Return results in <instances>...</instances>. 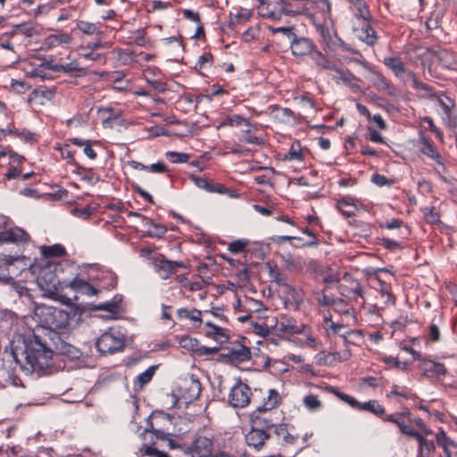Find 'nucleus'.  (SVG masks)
Instances as JSON below:
<instances>
[{"mask_svg": "<svg viewBox=\"0 0 457 457\" xmlns=\"http://www.w3.org/2000/svg\"><path fill=\"white\" fill-rule=\"evenodd\" d=\"M45 321L47 327H41L31 335L22 337L19 344L12 348V357L25 374H44L46 369L52 366L53 354L79 357V350L69 341L70 322L68 312L48 307L46 309Z\"/></svg>", "mask_w": 457, "mask_h": 457, "instance_id": "1", "label": "nucleus"}, {"mask_svg": "<svg viewBox=\"0 0 457 457\" xmlns=\"http://www.w3.org/2000/svg\"><path fill=\"white\" fill-rule=\"evenodd\" d=\"M251 388L242 382L236 384L228 395V403L234 408H244L250 403Z\"/></svg>", "mask_w": 457, "mask_h": 457, "instance_id": "2", "label": "nucleus"}, {"mask_svg": "<svg viewBox=\"0 0 457 457\" xmlns=\"http://www.w3.org/2000/svg\"><path fill=\"white\" fill-rule=\"evenodd\" d=\"M123 339L111 332L104 333L96 343L97 350L103 354L118 352L123 348Z\"/></svg>", "mask_w": 457, "mask_h": 457, "instance_id": "3", "label": "nucleus"}, {"mask_svg": "<svg viewBox=\"0 0 457 457\" xmlns=\"http://www.w3.org/2000/svg\"><path fill=\"white\" fill-rule=\"evenodd\" d=\"M189 453L184 452V457H210L212 450V442L204 436L197 438L192 447L188 448Z\"/></svg>", "mask_w": 457, "mask_h": 457, "instance_id": "4", "label": "nucleus"}, {"mask_svg": "<svg viewBox=\"0 0 457 457\" xmlns=\"http://www.w3.org/2000/svg\"><path fill=\"white\" fill-rule=\"evenodd\" d=\"M184 267L182 262L169 261L164 258L156 259L154 262V268L162 279H167L171 274L177 271L178 268Z\"/></svg>", "mask_w": 457, "mask_h": 457, "instance_id": "5", "label": "nucleus"}, {"mask_svg": "<svg viewBox=\"0 0 457 457\" xmlns=\"http://www.w3.org/2000/svg\"><path fill=\"white\" fill-rule=\"evenodd\" d=\"M291 53L295 56H303L310 54L316 50L313 43L307 37H299L296 35L293 37L290 43Z\"/></svg>", "mask_w": 457, "mask_h": 457, "instance_id": "6", "label": "nucleus"}, {"mask_svg": "<svg viewBox=\"0 0 457 457\" xmlns=\"http://www.w3.org/2000/svg\"><path fill=\"white\" fill-rule=\"evenodd\" d=\"M251 427L259 428L262 431L269 432L271 428L275 429L273 420L267 415L266 411H260L258 408L253 411L251 416Z\"/></svg>", "mask_w": 457, "mask_h": 457, "instance_id": "7", "label": "nucleus"}, {"mask_svg": "<svg viewBox=\"0 0 457 457\" xmlns=\"http://www.w3.org/2000/svg\"><path fill=\"white\" fill-rule=\"evenodd\" d=\"M354 36L368 46H373L377 40L375 30L368 21L361 20L359 27H353Z\"/></svg>", "mask_w": 457, "mask_h": 457, "instance_id": "8", "label": "nucleus"}, {"mask_svg": "<svg viewBox=\"0 0 457 457\" xmlns=\"http://www.w3.org/2000/svg\"><path fill=\"white\" fill-rule=\"evenodd\" d=\"M270 437V433L262 431L259 428L251 427V429L245 434V443L248 446L253 447L256 450L261 449L266 440Z\"/></svg>", "mask_w": 457, "mask_h": 457, "instance_id": "9", "label": "nucleus"}, {"mask_svg": "<svg viewBox=\"0 0 457 457\" xmlns=\"http://www.w3.org/2000/svg\"><path fill=\"white\" fill-rule=\"evenodd\" d=\"M224 357L233 364H239L251 359V351L247 346L237 345L228 348Z\"/></svg>", "mask_w": 457, "mask_h": 457, "instance_id": "10", "label": "nucleus"}, {"mask_svg": "<svg viewBox=\"0 0 457 457\" xmlns=\"http://www.w3.org/2000/svg\"><path fill=\"white\" fill-rule=\"evenodd\" d=\"M57 269V264L55 262H52L47 261L46 265L41 269L37 281L41 287L44 285L48 287L53 285L54 287L55 280V271Z\"/></svg>", "mask_w": 457, "mask_h": 457, "instance_id": "11", "label": "nucleus"}, {"mask_svg": "<svg viewBox=\"0 0 457 457\" xmlns=\"http://www.w3.org/2000/svg\"><path fill=\"white\" fill-rule=\"evenodd\" d=\"M275 4H276V8L278 9V11L279 12V13L281 15L285 14V15L294 16V15H297V14L305 13L306 12L309 11V7H306V4L294 5V4H289L284 0H278L275 3Z\"/></svg>", "mask_w": 457, "mask_h": 457, "instance_id": "12", "label": "nucleus"}, {"mask_svg": "<svg viewBox=\"0 0 457 457\" xmlns=\"http://www.w3.org/2000/svg\"><path fill=\"white\" fill-rule=\"evenodd\" d=\"M72 41V37L65 32L51 34L46 37L44 41V48L50 49L62 45H69Z\"/></svg>", "mask_w": 457, "mask_h": 457, "instance_id": "13", "label": "nucleus"}, {"mask_svg": "<svg viewBox=\"0 0 457 457\" xmlns=\"http://www.w3.org/2000/svg\"><path fill=\"white\" fill-rule=\"evenodd\" d=\"M68 286L72 290H74L78 293H80L82 295H87V296L96 295L99 292L96 288H95L88 282H87L83 279H79L77 278H75L74 279L70 281Z\"/></svg>", "mask_w": 457, "mask_h": 457, "instance_id": "14", "label": "nucleus"}, {"mask_svg": "<svg viewBox=\"0 0 457 457\" xmlns=\"http://www.w3.org/2000/svg\"><path fill=\"white\" fill-rule=\"evenodd\" d=\"M76 28L83 34L93 36L96 35L99 38L103 37L104 32L101 29L99 23H94L87 21H78Z\"/></svg>", "mask_w": 457, "mask_h": 457, "instance_id": "15", "label": "nucleus"}, {"mask_svg": "<svg viewBox=\"0 0 457 457\" xmlns=\"http://www.w3.org/2000/svg\"><path fill=\"white\" fill-rule=\"evenodd\" d=\"M281 401L280 395L275 389H270L267 397L263 399L261 406L257 407L260 411H270L276 408Z\"/></svg>", "mask_w": 457, "mask_h": 457, "instance_id": "16", "label": "nucleus"}, {"mask_svg": "<svg viewBox=\"0 0 457 457\" xmlns=\"http://www.w3.org/2000/svg\"><path fill=\"white\" fill-rule=\"evenodd\" d=\"M311 58L317 66H319L324 70H328V71L337 70V65L334 62H332L330 60H328L320 51H319L317 49L312 53Z\"/></svg>", "mask_w": 457, "mask_h": 457, "instance_id": "17", "label": "nucleus"}, {"mask_svg": "<svg viewBox=\"0 0 457 457\" xmlns=\"http://www.w3.org/2000/svg\"><path fill=\"white\" fill-rule=\"evenodd\" d=\"M384 64L388 67L397 77H402L406 73L403 62L396 57H386L384 59Z\"/></svg>", "mask_w": 457, "mask_h": 457, "instance_id": "18", "label": "nucleus"}, {"mask_svg": "<svg viewBox=\"0 0 457 457\" xmlns=\"http://www.w3.org/2000/svg\"><path fill=\"white\" fill-rule=\"evenodd\" d=\"M446 368L443 363L428 361L425 363L424 372L427 376L439 377L446 374Z\"/></svg>", "mask_w": 457, "mask_h": 457, "instance_id": "19", "label": "nucleus"}, {"mask_svg": "<svg viewBox=\"0 0 457 457\" xmlns=\"http://www.w3.org/2000/svg\"><path fill=\"white\" fill-rule=\"evenodd\" d=\"M306 7H309V10L312 7H316L320 12L324 14V20H330V4L328 0H307Z\"/></svg>", "mask_w": 457, "mask_h": 457, "instance_id": "20", "label": "nucleus"}, {"mask_svg": "<svg viewBox=\"0 0 457 457\" xmlns=\"http://www.w3.org/2000/svg\"><path fill=\"white\" fill-rule=\"evenodd\" d=\"M348 2L351 3L352 5L355 8V16L357 19H361L364 21L370 20V13L368 10L366 3L363 0H350Z\"/></svg>", "mask_w": 457, "mask_h": 457, "instance_id": "21", "label": "nucleus"}, {"mask_svg": "<svg viewBox=\"0 0 457 457\" xmlns=\"http://www.w3.org/2000/svg\"><path fill=\"white\" fill-rule=\"evenodd\" d=\"M245 125L247 127H250L251 124L249 122V120L240 115H237V114H234V115H229V116H227L220 124L219 127H226V126H230V127H237V126H240V125Z\"/></svg>", "mask_w": 457, "mask_h": 457, "instance_id": "22", "label": "nucleus"}, {"mask_svg": "<svg viewBox=\"0 0 457 457\" xmlns=\"http://www.w3.org/2000/svg\"><path fill=\"white\" fill-rule=\"evenodd\" d=\"M361 411H368L377 416H383L385 408L377 400H370L361 404Z\"/></svg>", "mask_w": 457, "mask_h": 457, "instance_id": "23", "label": "nucleus"}, {"mask_svg": "<svg viewBox=\"0 0 457 457\" xmlns=\"http://www.w3.org/2000/svg\"><path fill=\"white\" fill-rule=\"evenodd\" d=\"M92 310L104 311L110 314V317H113L120 312V305L116 301H107L98 305H95Z\"/></svg>", "mask_w": 457, "mask_h": 457, "instance_id": "24", "label": "nucleus"}, {"mask_svg": "<svg viewBox=\"0 0 457 457\" xmlns=\"http://www.w3.org/2000/svg\"><path fill=\"white\" fill-rule=\"evenodd\" d=\"M41 253L46 258L60 257L65 254V249L60 245H54L52 246H42Z\"/></svg>", "mask_w": 457, "mask_h": 457, "instance_id": "25", "label": "nucleus"}, {"mask_svg": "<svg viewBox=\"0 0 457 457\" xmlns=\"http://www.w3.org/2000/svg\"><path fill=\"white\" fill-rule=\"evenodd\" d=\"M420 151L428 156L429 158H431L432 160H436L439 158V155L436 152V150L435 149L434 145L432 143H430L428 139H426L425 137H423L420 141Z\"/></svg>", "mask_w": 457, "mask_h": 457, "instance_id": "26", "label": "nucleus"}, {"mask_svg": "<svg viewBox=\"0 0 457 457\" xmlns=\"http://www.w3.org/2000/svg\"><path fill=\"white\" fill-rule=\"evenodd\" d=\"M419 441V451L421 457H428L434 450V443L424 438L421 435L417 437Z\"/></svg>", "mask_w": 457, "mask_h": 457, "instance_id": "27", "label": "nucleus"}, {"mask_svg": "<svg viewBox=\"0 0 457 457\" xmlns=\"http://www.w3.org/2000/svg\"><path fill=\"white\" fill-rule=\"evenodd\" d=\"M317 29L328 47H331L332 45H336V40L340 41L339 38L336 37L335 33L324 25H319Z\"/></svg>", "mask_w": 457, "mask_h": 457, "instance_id": "28", "label": "nucleus"}, {"mask_svg": "<svg viewBox=\"0 0 457 457\" xmlns=\"http://www.w3.org/2000/svg\"><path fill=\"white\" fill-rule=\"evenodd\" d=\"M269 276L271 281L278 285L288 287L286 275H284L277 266H270Z\"/></svg>", "mask_w": 457, "mask_h": 457, "instance_id": "29", "label": "nucleus"}, {"mask_svg": "<svg viewBox=\"0 0 457 457\" xmlns=\"http://www.w3.org/2000/svg\"><path fill=\"white\" fill-rule=\"evenodd\" d=\"M179 345L184 349L198 353L200 344L195 338L185 336L180 338Z\"/></svg>", "mask_w": 457, "mask_h": 457, "instance_id": "30", "label": "nucleus"}, {"mask_svg": "<svg viewBox=\"0 0 457 457\" xmlns=\"http://www.w3.org/2000/svg\"><path fill=\"white\" fill-rule=\"evenodd\" d=\"M21 34L25 37H32L36 34H37V31L36 28L29 22L21 23L18 24L14 30L12 32V34Z\"/></svg>", "mask_w": 457, "mask_h": 457, "instance_id": "31", "label": "nucleus"}, {"mask_svg": "<svg viewBox=\"0 0 457 457\" xmlns=\"http://www.w3.org/2000/svg\"><path fill=\"white\" fill-rule=\"evenodd\" d=\"M308 268H309L310 272L315 278L323 277V275L326 274V272L328 270H329L328 266H324V265L320 264L319 262L314 261V260H312L309 262Z\"/></svg>", "mask_w": 457, "mask_h": 457, "instance_id": "32", "label": "nucleus"}, {"mask_svg": "<svg viewBox=\"0 0 457 457\" xmlns=\"http://www.w3.org/2000/svg\"><path fill=\"white\" fill-rule=\"evenodd\" d=\"M275 434L281 437L282 440L287 444H294L295 443V436H292L287 428V426L285 424H279L275 427L274 429Z\"/></svg>", "mask_w": 457, "mask_h": 457, "instance_id": "33", "label": "nucleus"}, {"mask_svg": "<svg viewBox=\"0 0 457 457\" xmlns=\"http://www.w3.org/2000/svg\"><path fill=\"white\" fill-rule=\"evenodd\" d=\"M188 395L187 399L193 401L198 398L201 393V384L198 380L191 378L187 386Z\"/></svg>", "mask_w": 457, "mask_h": 457, "instance_id": "34", "label": "nucleus"}, {"mask_svg": "<svg viewBox=\"0 0 457 457\" xmlns=\"http://www.w3.org/2000/svg\"><path fill=\"white\" fill-rule=\"evenodd\" d=\"M312 293L317 302L323 306H332L336 303V300L327 295L323 290L316 288Z\"/></svg>", "mask_w": 457, "mask_h": 457, "instance_id": "35", "label": "nucleus"}, {"mask_svg": "<svg viewBox=\"0 0 457 457\" xmlns=\"http://www.w3.org/2000/svg\"><path fill=\"white\" fill-rule=\"evenodd\" d=\"M139 453L142 456H150V457H169L167 453L164 452L159 451L158 449L152 447L147 445H144L140 449Z\"/></svg>", "mask_w": 457, "mask_h": 457, "instance_id": "36", "label": "nucleus"}, {"mask_svg": "<svg viewBox=\"0 0 457 457\" xmlns=\"http://www.w3.org/2000/svg\"><path fill=\"white\" fill-rule=\"evenodd\" d=\"M382 227L387 229H401L402 228H403V230H401V234L404 237H406L409 234L408 228L406 226H403V221L397 219H393L391 220L386 221Z\"/></svg>", "mask_w": 457, "mask_h": 457, "instance_id": "37", "label": "nucleus"}, {"mask_svg": "<svg viewBox=\"0 0 457 457\" xmlns=\"http://www.w3.org/2000/svg\"><path fill=\"white\" fill-rule=\"evenodd\" d=\"M334 71L337 73L334 79H339L347 85H350L355 79V76L347 70H340L337 67V70Z\"/></svg>", "mask_w": 457, "mask_h": 457, "instance_id": "38", "label": "nucleus"}, {"mask_svg": "<svg viewBox=\"0 0 457 457\" xmlns=\"http://www.w3.org/2000/svg\"><path fill=\"white\" fill-rule=\"evenodd\" d=\"M304 406L311 411H317L320 408L321 403L318 397L314 395H308L303 398Z\"/></svg>", "mask_w": 457, "mask_h": 457, "instance_id": "39", "label": "nucleus"}, {"mask_svg": "<svg viewBox=\"0 0 457 457\" xmlns=\"http://www.w3.org/2000/svg\"><path fill=\"white\" fill-rule=\"evenodd\" d=\"M436 441L443 449L451 448L452 446L457 448V445L444 431L437 434Z\"/></svg>", "mask_w": 457, "mask_h": 457, "instance_id": "40", "label": "nucleus"}, {"mask_svg": "<svg viewBox=\"0 0 457 457\" xmlns=\"http://www.w3.org/2000/svg\"><path fill=\"white\" fill-rule=\"evenodd\" d=\"M62 67L63 73H70L73 71L79 72L80 75H86L87 73V69L80 67L79 63L77 61H72L69 63L63 64Z\"/></svg>", "mask_w": 457, "mask_h": 457, "instance_id": "41", "label": "nucleus"}, {"mask_svg": "<svg viewBox=\"0 0 457 457\" xmlns=\"http://www.w3.org/2000/svg\"><path fill=\"white\" fill-rule=\"evenodd\" d=\"M167 158L173 163H182L188 161L189 155L185 153L168 152Z\"/></svg>", "mask_w": 457, "mask_h": 457, "instance_id": "42", "label": "nucleus"}, {"mask_svg": "<svg viewBox=\"0 0 457 457\" xmlns=\"http://www.w3.org/2000/svg\"><path fill=\"white\" fill-rule=\"evenodd\" d=\"M155 367H149L146 370L137 376V381L141 386L146 385L154 374Z\"/></svg>", "mask_w": 457, "mask_h": 457, "instance_id": "43", "label": "nucleus"}, {"mask_svg": "<svg viewBox=\"0 0 457 457\" xmlns=\"http://www.w3.org/2000/svg\"><path fill=\"white\" fill-rule=\"evenodd\" d=\"M436 102H437V104L442 109V111L447 116H449L450 115V112H451L452 108L453 107V101L450 98L446 97V96H444V97L440 96V97L437 98Z\"/></svg>", "mask_w": 457, "mask_h": 457, "instance_id": "44", "label": "nucleus"}, {"mask_svg": "<svg viewBox=\"0 0 457 457\" xmlns=\"http://www.w3.org/2000/svg\"><path fill=\"white\" fill-rule=\"evenodd\" d=\"M423 214L428 223L435 224L439 221V215L434 208H424Z\"/></svg>", "mask_w": 457, "mask_h": 457, "instance_id": "45", "label": "nucleus"}, {"mask_svg": "<svg viewBox=\"0 0 457 457\" xmlns=\"http://www.w3.org/2000/svg\"><path fill=\"white\" fill-rule=\"evenodd\" d=\"M248 241L245 240H236L229 244L228 250L232 253H239L245 251Z\"/></svg>", "mask_w": 457, "mask_h": 457, "instance_id": "46", "label": "nucleus"}, {"mask_svg": "<svg viewBox=\"0 0 457 457\" xmlns=\"http://www.w3.org/2000/svg\"><path fill=\"white\" fill-rule=\"evenodd\" d=\"M279 330L287 334H299L302 332V328L291 323V321H287V323H281Z\"/></svg>", "mask_w": 457, "mask_h": 457, "instance_id": "47", "label": "nucleus"}, {"mask_svg": "<svg viewBox=\"0 0 457 457\" xmlns=\"http://www.w3.org/2000/svg\"><path fill=\"white\" fill-rule=\"evenodd\" d=\"M190 179L199 188H203L208 192L212 190V184L205 178L192 175Z\"/></svg>", "mask_w": 457, "mask_h": 457, "instance_id": "48", "label": "nucleus"}, {"mask_svg": "<svg viewBox=\"0 0 457 457\" xmlns=\"http://www.w3.org/2000/svg\"><path fill=\"white\" fill-rule=\"evenodd\" d=\"M286 159L287 160H302V153L300 149V145L298 143H294L291 146L289 153L286 155Z\"/></svg>", "mask_w": 457, "mask_h": 457, "instance_id": "49", "label": "nucleus"}, {"mask_svg": "<svg viewBox=\"0 0 457 457\" xmlns=\"http://www.w3.org/2000/svg\"><path fill=\"white\" fill-rule=\"evenodd\" d=\"M398 428L400 431L407 436H412L417 439V437L420 435L415 429H413L411 426L406 425L403 419L401 420Z\"/></svg>", "mask_w": 457, "mask_h": 457, "instance_id": "50", "label": "nucleus"}, {"mask_svg": "<svg viewBox=\"0 0 457 457\" xmlns=\"http://www.w3.org/2000/svg\"><path fill=\"white\" fill-rule=\"evenodd\" d=\"M166 231L167 229L164 226L152 223L148 232L151 237H162Z\"/></svg>", "mask_w": 457, "mask_h": 457, "instance_id": "51", "label": "nucleus"}, {"mask_svg": "<svg viewBox=\"0 0 457 457\" xmlns=\"http://www.w3.org/2000/svg\"><path fill=\"white\" fill-rule=\"evenodd\" d=\"M249 132L250 129H247L246 134L240 137V141L256 145H261L263 144V139L262 137L251 136L249 135Z\"/></svg>", "mask_w": 457, "mask_h": 457, "instance_id": "52", "label": "nucleus"}, {"mask_svg": "<svg viewBox=\"0 0 457 457\" xmlns=\"http://www.w3.org/2000/svg\"><path fill=\"white\" fill-rule=\"evenodd\" d=\"M205 326L212 328L213 329L215 339H220L221 337H224L226 340L228 339V335L225 333L224 328L213 324L211 321H206Z\"/></svg>", "mask_w": 457, "mask_h": 457, "instance_id": "53", "label": "nucleus"}, {"mask_svg": "<svg viewBox=\"0 0 457 457\" xmlns=\"http://www.w3.org/2000/svg\"><path fill=\"white\" fill-rule=\"evenodd\" d=\"M381 245L385 248L391 250V251L402 249V247H403L400 242L394 240V239L386 238V237L382 238Z\"/></svg>", "mask_w": 457, "mask_h": 457, "instance_id": "54", "label": "nucleus"}, {"mask_svg": "<svg viewBox=\"0 0 457 457\" xmlns=\"http://www.w3.org/2000/svg\"><path fill=\"white\" fill-rule=\"evenodd\" d=\"M13 378L4 368L0 369V387H4L8 384H12Z\"/></svg>", "mask_w": 457, "mask_h": 457, "instance_id": "55", "label": "nucleus"}, {"mask_svg": "<svg viewBox=\"0 0 457 457\" xmlns=\"http://www.w3.org/2000/svg\"><path fill=\"white\" fill-rule=\"evenodd\" d=\"M408 76L410 77L413 87H415L416 89L424 90L426 92L429 91V87L424 84L423 82L418 80L413 73L408 72Z\"/></svg>", "mask_w": 457, "mask_h": 457, "instance_id": "56", "label": "nucleus"}, {"mask_svg": "<svg viewBox=\"0 0 457 457\" xmlns=\"http://www.w3.org/2000/svg\"><path fill=\"white\" fill-rule=\"evenodd\" d=\"M270 29L274 34H276V33H283L290 40H292L293 37L295 36V34L293 32L294 27H278V28H270Z\"/></svg>", "mask_w": 457, "mask_h": 457, "instance_id": "57", "label": "nucleus"}, {"mask_svg": "<svg viewBox=\"0 0 457 457\" xmlns=\"http://www.w3.org/2000/svg\"><path fill=\"white\" fill-rule=\"evenodd\" d=\"M339 280V277L337 272L333 271L330 268L329 270L323 275V282L327 285H331Z\"/></svg>", "mask_w": 457, "mask_h": 457, "instance_id": "58", "label": "nucleus"}, {"mask_svg": "<svg viewBox=\"0 0 457 457\" xmlns=\"http://www.w3.org/2000/svg\"><path fill=\"white\" fill-rule=\"evenodd\" d=\"M11 237L13 241H27L29 238V235L20 228L11 231Z\"/></svg>", "mask_w": 457, "mask_h": 457, "instance_id": "59", "label": "nucleus"}, {"mask_svg": "<svg viewBox=\"0 0 457 457\" xmlns=\"http://www.w3.org/2000/svg\"><path fill=\"white\" fill-rule=\"evenodd\" d=\"M254 331L257 335L262 337H267L270 333V328L265 323H256L254 325Z\"/></svg>", "mask_w": 457, "mask_h": 457, "instance_id": "60", "label": "nucleus"}, {"mask_svg": "<svg viewBox=\"0 0 457 457\" xmlns=\"http://www.w3.org/2000/svg\"><path fill=\"white\" fill-rule=\"evenodd\" d=\"M429 337L434 342H437L440 339V331L436 324H431L429 327Z\"/></svg>", "mask_w": 457, "mask_h": 457, "instance_id": "61", "label": "nucleus"}, {"mask_svg": "<svg viewBox=\"0 0 457 457\" xmlns=\"http://www.w3.org/2000/svg\"><path fill=\"white\" fill-rule=\"evenodd\" d=\"M147 170L152 172L162 173L167 170V167L163 162H157L147 167Z\"/></svg>", "mask_w": 457, "mask_h": 457, "instance_id": "62", "label": "nucleus"}, {"mask_svg": "<svg viewBox=\"0 0 457 457\" xmlns=\"http://www.w3.org/2000/svg\"><path fill=\"white\" fill-rule=\"evenodd\" d=\"M219 347H207L200 345L198 353L199 355H210L214 354L219 352Z\"/></svg>", "mask_w": 457, "mask_h": 457, "instance_id": "63", "label": "nucleus"}, {"mask_svg": "<svg viewBox=\"0 0 457 457\" xmlns=\"http://www.w3.org/2000/svg\"><path fill=\"white\" fill-rule=\"evenodd\" d=\"M213 59V56L210 53L204 54L201 55L198 59L197 64L199 65V68L202 69L204 67L205 63L211 62Z\"/></svg>", "mask_w": 457, "mask_h": 457, "instance_id": "64", "label": "nucleus"}]
</instances>
